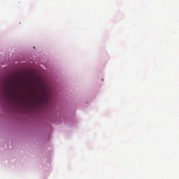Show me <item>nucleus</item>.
Returning a JSON list of instances; mask_svg holds the SVG:
<instances>
[{
    "mask_svg": "<svg viewBox=\"0 0 179 179\" xmlns=\"http://www.w3.org/2000/svg\"><path fill=\"white\" fill-rule=\"evenodd\" d=\"M5 96L9 99L10 101H13L15 100V97L13 96V92L10 88L6 87L5 90Z\"/></svg>",
    "mask_w": 179,
    "mask_h": 179,
    "instance_id": "nucleus-1",
    "label": "nucleus"
},
{
    "mask_svg": "<svg viewBox=\"0 0 179 179\" xmlns=\"http://www.w3.org/2000/svg\"><path fill=\"white\" fill-rule=\"evenodd\" d=\"M43 93L45 94V89L43 90Z\"/></svg>",
    "mask_w": 179,
    "mask_h": 179,
    "instance_id": "nucleus-2",
    "label": "nucleus"
}]
</instances>
